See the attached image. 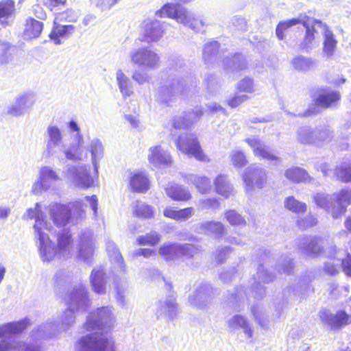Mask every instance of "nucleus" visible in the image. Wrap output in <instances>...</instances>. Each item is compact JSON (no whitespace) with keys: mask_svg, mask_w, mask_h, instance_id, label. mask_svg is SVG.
<instances>
[{"mask_svg":"<svg viewBox=\"0 0 351 351\" xmlns=\"http://www.w3.org/2000/svg\"><path fill=\"white\" fill-rule=\"evenodd\" d=\"M157 314L173 319L176 315L177 306L175 298L172 296L166 298L165 300H160L158 304Z\"/></svg>","mask_w":351,"mask_h":351,"instance_id":"nucleus-39","label":"nucleus"},{"mask_svg":"<svg viewBox=\"0 0 351 351\" xmlns=\"http://www.w3.org/2000/svg\"><path fill=\"white\" fill-rule=\"evenodd\" d=\"M336 177L343 182L351 181V162L350 164H341L336 167Z\"/></svg>","mask_w":351,"mask_h":351,"instance_id":"nucleus-58","label":"nucleus"},{"mask_svg":"<svg viewBox=\"0 0 351 351\" xmlns=\"http://www.w3.org/2000/svg\"><path fill=\"white\" fill-rule=\"evenodd\" d=\"M49 232L43 234V239H38L36 241L40 257L43 262H50L55 258L67 259L74 254L72 234L67 230H64L57 234L56 246L51 241Z\"/></svg>","mask_w":351,"mask_h":351,"instance_id":"nucleus-4","label":"nucleus"},{"mask_svg":"<svg viewBox=\"0 0 351 351\" xmlns=\"http://www.w3.org/2000/svg\"><path fill=\"white\" fill-rule=\"evenodd\" d=\"M315 21H310V18L306 15H300L298 18L280 21L276 29V36L278 39L282 40L284 31L297 24L302 23L306 28V34L304 40L300 44V48L306 51L311 49L313 47V42L315 38V27H320L319 25L316 24Z\"/></svg>","mask_w":351,"mask_h":351,"instance_id":"nucleus-9","label":"nucleus"},{"mask_svg":"<svg viewBox=\"0 0 351 351\" xmlns=\"http://www.w3.org/2000/svg\"><path fill=\"white\" fill-rule=\"evenodd\" d=\"M225 69L228 72H237L247 69V62L243 56L236 54L224 60Z\"/></svg>","mask_w":351,"mask_h":351,"instance_id":"nucleus-43","label":"nucleus"},{"mask_svg":"<svg viewBox=\"0 0 351 351\" xmlns=\"http://www.w3.org/2000/svg\"><path fill=\"white\" fill-rule=\"evenodd\" d=\"M203 114L201 108H195L191 111L176 116L171 121V125L174 129H186L195 122L197 121Z\"/></svg>","mask_w":351,"mask_h":351,"instance_id":"nucleus-26","label":"nucleus"},{"mask_svg":"<svg viewBox=\"0 0 351 351\" xmlns=\"http://www.w3.org/2000/svg\"><path fill=\"white\" fill-rule=\"evenodd\" d=\"M177 149L182 153L194 157L199 161H206L207 156L204 154L197 138L193 134L183 133L176 141Z\"/></svg>","mask_w":351,"mask_h":351,"instance_id":"nucleus-15","label":"nucleus"},{"mask_svg":"<svg viewBox=\"0 0 351 351\" xmlns=\"http://www.w3.org/2000/svg\"><path fill=\"white\" fill-rule=\"evenodd\" d=\"M149 180L143 173L134 172L130 173V186L135 192L145 193L149 189Z\"/></svg>","mask_w":351,"mask_h":351,"instance_id":"nucleus-36","label":"nucleus"},{"mask_svg":"<svg viewBox=\"0 0 351 351\" xmlns=\"http://www.w3.org/2000/svg\"><path fill=\"white\" fill-rule=\"evenodd\" d=\"M116 81L119 89L124 98L130 97L133 94L132 84L121 69H118L116 72Z\"/></svg>","mask_w":351,"mask_h":351,"instance_id":"nucleus-40","label":"nucleus"},{"mask_svg":"<svg viewBox=\"0 0 351 351\" xmlns=\"http://www.w3.org/2000/svg\"><path fill=\"white\" fill-rule=\"evenodd\" d=\"M45 148L42 157L45 159L56 158L59 162L64 160L72 162H81L77 154H67L70 143H66L62 131L56 125L50 124L44 134Z\"/></svg>","mask_w":351,"mask_h":351,"instance_id":"nucleus-5","label":"nucleus"},{"mask_svg":"<svg viewBox=\"0 0 351 351\" xmlns=\"http://www.w3.org/2000/svg\"><path fill=\"white\" fill-rule=\"evenodd\" d=\"M197 249L192 244L165 243L159 249V254L167 261H173L182 256L192 257Z\"/></svg>","mask_w":351,"mask_h":351,"instance_id":"nucleus-17","label":"nucleus"},{"mask_svg":"<svg viewBox=\"0 0 351 351\" xmlns=\"http://www.w3.org/2000/svg\"><path fill=\"white\" fill-rule=\"evenodd\" d=\"M164 32L163 23L156 20L152 21L145 25L144 36L146 41L155 42L162 36Z\"/></svg>","mask_w":351,"mask_h":351,"instance_id":"nucleus-33","label":"nucleus"},{"mask_svg":"<svg viewBox=\"0 0 351 351\" xmlns=\"http://www.w3.org/2000/svg\"><path fill=\"white\" fill-rule=\"evenodd\" d=\"M319 317L322 323L332 330H339L351 324V315L343 310H338L335 313L328 310H322L319 313Z\"/></svg>","mask_w":351,"mask_h":351,"instance_id":"nucleus-18","label":"nucleus"},{"mask_svg":"<svg viewBox=\"0 0 351 351\" xmlns=\"http://www.w3.org/2000/svg\"><path fill=\"white\" fill-rule=\"evenodd\" d=\"M161 236L156 232L152 231L145 235L138 237L137 242L141 245L155 246L160 241Z\"/></svg>","mask_w":351,"mask_h":351,"instance_id":"nucleus-55","label":"nucleus"},{"mask_svg":"<svg viewBox=\"0 0 351 351\" xmlns=\"http://www.w3.org/2000/svg\"><path fill=\"white\" fill-rule=\"evenodd\" d=\"M63 15V14H59L58 16H56L54 20V26L49 35L50 38L53 41L55 45L61 44V38H68L75 31V27L72 25H61L58 24L57 21L58 20H61Z\"/></svg>","mask_w":351,"mask_h":351,"instance_id":"nucleus-27","label":"nucleus"},{"mask_svg":"<svg viewBox=\"0 0 351 351\" xmlns=\"http://www.w3.org/2000/svg\"><path fill=\"white\" fill-rule=\"evenodd\" d=\"M213 288L208 284H201L195 292L189 297V304L198 309L204 308L210 301Z\"/></svg>","mask_w":351,"mask_h":351,"instance_id":"nucleus-23","label":"nucleus"},{"mask_svg":"<svg viewBox=\"0 0 351 351\" xmlns=\"http://www.w3.org/2000/svg\"><path fill=\"white\" fill-rule=\"evenodd\" d=\"M43 28V23L34 19H28L25 23V28L24 31L25 36L29 39L38 38L40 36Z\"/></svg>","mask_w":351,"mask_h":351,"instance_id":"nucleus-48","label":"nucleus"},{"mask_svg":"<svg viewBox=\"0 0 351 351\" xmlns=\"http://www.w3.org/2000/svg\"><path fill=\"white\" fill-rule=\"evenodd\" d=\"M194 214V209L189 207L183 209L176 210L172 207H167L163 211V215L167 218L176 221L186 220Z\"/></svg>","mask_w":351,"mask_h":351,"instance_id":"nucleus-45","label":"nucleus"},{"mask_svg":"<svg viewBox=\"0 0 351 351\" xmlns=\"http://www.w3.org/2000/svg\"><path fill=\"white\" fill-rule=\"evenodd\" d=\"M14 2L12 0L2 1L0 2V21L6 23L5 20L12 16L14 12Z\"/></svg>","mask_w":351,"mask_h":351,"instance_id":"nucleus-53","label":"nucleus"},{"mask_svg":"<svg viewBox=\"0 0 351 351\" xmlns=\"http://www.w3.org/2000/svg\"><path fill=\"white\" fill-rule=\"evenodd\" d=\"M106 251L110 261L114 265V267L118 270L123 271L124 263L123 257L113 241H108L106 242Z\"/></svg>","mask_w":351,"mask_h":351,"instance_id":"nucleus-44","label":"nucleus"},{"mask_svg":"<svg viewBox=\"0 0 351 351\" xmlns=\"http://www.w3.org/2000/svg\"><path fill=\"white\" fill-rule=\"evenodd\" d=\"M30 324L29 318H24L18 322H9L0 325V337L16 335L23 332Z\"/></svg>","mask_w":351,"mask_h":351,"instance_id":"nucleus-29","label":"nucleus"},{"mask_svg":"<svg viewBox=\"0 0 351 351\" xmlns=\"http://www.w3.org/2000/svg\"><path fill=\"white\" fill-rule=\"evenodd\" d=\"M67 308L58 320H49L31 332L34 339L50 337L68 330L75 321V313L86 311L89 305L88 292L82 285L75 286L65 298Z\"/></svg>","mask_w":351,"mask_h":351,"instance_id":"nucleus-2","label":"nucleus"},{"mask_svg":"<svg viewBox=\"0 0 351 351\" xmlns=\"http://www.w3.org/2000/svg\"><path fill=\"white\" fill-rule=\"evenodd\" d=\"M134 213L136 216L145 219L152 218L154 215V209L150 205L141 201L133 204Z\"/></svg>","mask_w":351,"mask_h":351,"instance_id":"nucleus-50","label":"nucleus"},{"mask_svg":"<svg viewBox=\"0 0 351 351\" xmlns=\"http://www.w3.org/2000/svg\"><path fill=\"white\" fill-rule=\"evenodd\" d=\"M21 346L22 343L19 341L0 340V351H17L18 347Z\"/></svg>","mask_w":351,"mask_h":351,"instance_id":"nucleus-64","label":"nucleus"},{"mask_svg":"<svg viewBox=\"0 0 351 351\" xmlns=\"http://www.w3.org/2000/svg\"><path fill=\"white\" fill-rule=\"evenodd\" d=\"M245 142L252 148L254 155L256 157L274 161L276 163H280L281 159L275 155L271 149L257 137H249L245 139Z\"/></svg>","mask_w":351,"mask_h":351,"instance_id":"nucleus-22","label":"nucleus"},{"mask_svg":"<svg viewBox=\"0 0 351 351\" xmlns=\"http://www.w3.org/2000/svg\"><path fill=\"white\" fill-rule=\"evenodd\" d=\"M237 89L240 92L252 93L256 90L254 80L250 77L241 80L237 84Z\"/></svg>","mask_w":351,"mask_h":351,"instance_id":"nucleus-63","label":"nucleus"},{"mask_svg":"<svg viewBox=\"0 0 351 351\" xmlns=\"http://www.w3.org/2000/svg\"><path fill=\"white\" fill-rule=\"evenodd\" d=\"M165 191L168 197L176 201H187L191 198L189 191L178 184H169Z\"/></svg>","mask_w":351,"mask_h":351,"instance_id":"nucleus-38","label":"nucleus"},{"mask_svg":"<svg viewBox=\"0 0 351 351\" xmlns=\"http://www.w3.org/2000/svg\"><path fill=\"white\" fill-rule=\"evenodd\" d=\"M174 3H168L156 12L158 17H169L175 19L178 23L184 25L194 30L199 32L205 23L197 14L185 7L178 8Z\"/></svg>","mask_w":351,"mask_h":351,"instance_id":"nucleus-8","label":"nucleus"},{"mask_svg":"<svg viewBox=\"0 0 351 351\" xmlns=\"http://www.w3.org/2000/svg\"><path fill=\"white\" fill-rule=\"evenodd\" d=\"M119 0H90L93 6L101 12L110 10Z\"/></svg>","mask_w":351,"mask_h":351,"instance_id":"nucleus-62","label":"nucleus"},{"mask_svg":"<svg viewBox=\"0 0 351 351\" xmlns=\"http://www.w3.org/2000/svg\"><path fill=\"white\" fill-rule=\"evenodd\" d=\"M315 204L330 213L334 219L342 216L346 207L351 204V191L342 190L330 195L322 192L317 193L313 196Z\"/></svg>","mask_w":351,"mask_h":351,"instance_id":"nucleus-7","label":"nucleus"},{"mask_svg":"<svg viewBox=\"0 0 351 351\" xmlns=\"http://www.w3.org/2000/svg\"><path fill=\"white\" fill-rule=\"evenodd\" d=\"M316 24L320 26L324 36L323 53L328 58H330L334 54L337 43L333 33L328 29L326 24L320 21H315Z\"/></svg>","mask_w":351,"mask_h":351,"instance_id":"nucleus-28","label":"nucleus"},{"mask_svg":"<svg viewBox=\"0 0 351 351\" xmlns=\"http://www.w3.org/2000/svg\"><path fill=\"white\" fill-rule=\"evenodd\" d=\"M130 58L134 64L149 70H155L160 66L159 54L156 50L148 47L131 51Z\"/></svg>","mask_w":351,"mask_h":351,"instance_id":"nucleus-13","label":"nucleus"},{"mask_svg":"<svg viewBox=\"0 0 351 351\" xmlns=\"http://www.w3.org/2000/svg\"><path fill=\"white\" fill-rule=\"evenodd\" d=\"M23 217L25 219H35L33 230L36 241L40 238L43 239V234L52 229L51 224L46 219L45 212L41 210L40 203H36L34 208L27 209Z\"/></svg>","mask_w":351,"mask_h":351,"instance_id":"nucleus-16","label":"nucleus"},{"mask_svg":"<svg viewBox=\"0 0 351 351\" xmlns=\"http://www.w3.org/2000/svg\"><path fill=\"white\" fill-rule=\"evenodd\" d=\"M333 138V132L328 127L316 128L315 146L322 147Z\"/></svg>","mask_w":351,"mask_h":351,"instance_id":"nucleus-52","label":"nucleus"},{"mask_svg":"<svg viewBox=\"0 0 351 351\" xmlns=\"http://www.w3.org/2000/svg\"><path fill=\"white\" fill-rule=\"evenodd\" d=\"M318 221L316 216L309 213L305 217L297 220V224L301 229H307L317 225Z\"/></svg>","mask_w":351,"mask_h":351,"instance_id":"nucleus-61","label":"nucleus"},{"mask_svg":"<svg viewBox=\"0 0 351 351\" xmlns=\"http://www.w3.org/2000/svg\"><path fill=\"white\" fill-rule=\"evenodd\" d=\"M197 232L207 235H213L216 238H220L223 235L224 226L219 221H206L197 225Z\"/></svg>","mask_w":351,"mask_h":351,"instance_id":"nucleus-31","label":"nucleus"},{"mask_svg":"<svg viewBox=\"0 0 351 351\" xmlns=\"http://www.w3.org/2000/svg\"><path fill=\"white\" fill-rule=\"evenodd\" d=\"M114 289L117 294V300L119 305L124 307L128 304L126 293L128 292V283L125 279L117 277L114 279Z\"/></svg>","mask_w":351,"mask_h":351,"instance_id":"nucleus-46","label":"nucleus"},{"mask_svg":"<svg viewBox=\"0 0 351 351\" xmlns=\"http://www.w3.org/2000/svg\"><path fill=\"white\" fill-rule=\"evenodd\" d=\"M300 250L308 256H317L322 252V239L319 237H306L300 245Z\"/></svg>","mask_w":351,"mask_h":351,"instance_id":"nucleus-30","label":"nucleus"},{"mask_svg":"<svg viewBox=\"0 0 351 351\" xmlns=\"http://www.w3.org/2000/svg\"><path fill=\"white\" fill-rule=\"evenodd\" d=\"M68 127L71 132H75V135L70 143V147L67 150V154H77L81 161L86 160L90 154L94 174L95 177H97L99 161L104 158V155L103 143L99 138L95 137L90 139V141L86 143L81 132L80 126L74 120H71L68 123Z\"/></svg>","mask_w":351,"mask_h":351,"instance_id":"nucleus-3","label":"nucleus"},{"mask_svg":"<svg viewBox=\"0 0 351 351\" xmlns=\"http://www.w3.org/2000/svg\"><path fill=\"white\" fill-rule=\"evenodd\" d=\"M227 221L232 226H245L246 222L243 217L234 210H228L225 214Z\"/></svg>","mask_w":351,"mask_h":351,"instance_id":"nucleus-60","label":"nucleus"},{"mask_svg":"<svg viewBox=\"0 0 351 351\" xmlns=\"http://www.w3.org/2000/svg\"><path fill=\"white\" fill-rule=\"evenodd\" d=\"M251 313L253 315L255 321L260 324L261 326L264 327L267 325V317L263 311L261 306L258 304L252 305L250 308Z\"/></svg>","mask_w":351,"mask_h":351,"instance_id":"nucleus-57","label":"nucleus"},{"mask_svg":"<svg viewBox=\"0 0 351 351\" xmlns=\"http://www.w3.org/2000/svg\"><path fill=\"white\" fill-rule=\"evenodd\" d=\"M35 98L32 93H22L7 108L6 114L12 117H20L27 113L34 106Z\"/></svg>","mask_w":351,"mask_h":351,"instance_id":"nucleus-21","label":"nucleus"},{"mask_svg":"<svg viewBox=\"0 0 351 351\" xmlns=\"http://www.w3.org/2000/svg\"><path fill=\"white\" fill-rule=\"evenodd\" d=\"M188 77L170 75L166 84L159 87L158 99L169 105L178 95H184L189 89Z\"/></svg>","mask_w":351,"mask_h":351,"instance_id":"nucleus-10","label":"nucleus"},{"mask_svg":"<svg viewBox=\"0 0 351 351\" xmlns=\"http://www.w3.org/2000/svg\"><path fill=\"white\" fill-rule=\"evenodd\" d=\"M295 135L298 143L315 145L316 128L308 125L301 126L297 130Z\"/></svg>","mask_w":351,"mask_h":351,"instance_id":"nucleus-37","label":"nucleus"},{"mask_svg":"<svg viewBox=\"0 0 351 351\" xmlns=\"http://www.w3.org/2000/svg\"><path fill=\"white\" fill-rule=\"evenodd\" d=\"M274 280V276L269 274L264 266L260 265L257 269L256 276L254 277V282L252 285L251 292L256 299L262 298L265 293L264 285Z\"/></svg>","mask_w":351,"mask_h":351,"instance_id":"nucleus-25","label":"nucleus"},{"mask_svg":"<svg viewBox=\"0 0 351 351\" xmlns=\"http://www.w3.org/2000/svg\"><path fill=\"white\" fill-rule=\"evenodd\" d=\"M219 49V43L212 41L205 45L203 49V58L206 63L208 64L216 59Z\"/></svg>","mask_w":351,"mask_h":351,"instance_id":"nucleus-54","label":"nucleus"},{"mask_svg":"<svg viewBox=\"0 0 351 351\" xmlns=\"http://www.w3.org/2000/svg\"><path fill=\"white\" fill-rule=\"evenodd\" d=\"M90 282L93 291L98 294L106 293V274L101 268L93 269L90 276Z\"/></svg>","mask_w":351,"mask_h":351,"instance_id":"nucleus-34","label":"nucleus"},{"mask_svg":"<svg viewBox=\"0 0 351 351\" xmlns=\"http://www.w3.org/2000/svg\"><path fill=\"white\" fill-rule=\"evenodd\" d=\"M82 200L69 204L53 203L49 206L50 219L57 227H64L69 223H78L85 219L86 213Z\"/></svg>","mask_w":351,"mask_h":351,"instance_id":"nucleus-6","label":"nucleus"},{"mask_svg":"<svg viewBox=\"0 0 351 351\" xmlns=\"http://www.w3.org/2000/svg\"><path fill=\"white\" fill-rule=\"evenodd\" d=\"M276 269L280 274H290L293 269L291 258L288 256L280 258L276 266Z\"/></svg>","mask_w":351,"mask_h":351,"instance_id":"nucleus-59","label":"nucleus"},{"mask_svg":"<svg viewBox=\"0 0 351 351\" xmlns=\"http://www.w3.org/2000/svg\"><path fill=\"white\" fill-rule=\"evenodd\" d=\"M147 159L149 164L156 168L167 167L171 166L173 162L170 154L160 145L149 147Z\"/></svg>","mask_w":351,"mask_h":351,"instance_id":"nucleus-24","label":"nucleus"},{"mask_svg":"<svg viewBox=\"0 0 351 351\" xmlns=\"http://www.w3.org/2000/svg\"><path fill=\"white\" fill-rule=\"evenodd\" d=\"M285 177L293 183H310L313 178L304 169L299 167H291L285 171Z\"/></svg>","mask_w":351,"mask_h":351,"instance_id":"nucleus-32","label":"nucleus"},{"mask_svg":"<svg viewBox=\"0 0 351 351\" xmlns=\"http://www.w3.org/2000/svg\"><path fill=\"white\" fill-rule=\"evenodd\" d=\"M228 326L232 329H241L247 339L253 337V328L247 318L241 315H236L228 321Z\"/></svg>","mask_w":351,"mask_h":351,"instance_id":"nucleus-35","label":"nucleus"},{"mask_svg":"<svg viewBox=\"0 0 351 351\" xmlns=\"http://www.w3.org/2000/svg\"><path fill=\"white\" fill-rule=\"evenodd\" d=\"M65 174L71 183L77 188L88 189L94 186L95 177L90 175L88 165H68Z\"/></svg>","mask_w":351,"mask_h":351,"instance_id":"nucleus-12","label":"nucleus"},{"mask_svg":"<svg viewBox=\"0 0 351 351\" xmlns=\"http://www.w3.org/2000/svg\"><path fill=\"white\" fill-rule=\"evenodd\" d=\"M333 262H327L324 267V271L331 276L338 272V267L341 264L343 272L351 277V256L345 252L334 248Z\"/></svg>","mask_w":351,"mask_h":351,"instance_id":"nucleus-19","label":"nucleus"},{"mask_svg":"<svg viewBox=\"0 0 351 351\" xmlns=\"http://www.w3.org/2000/svg\"><path fill=\"white\" fill-rule=\"evenodd\" d=\"M341 96L337 91H330L328 93H320L315 99V104L322 108H330L340 99Z\"/></svg>","mask_w":351,"mask_h":351,"instance_id":"nucleus-42","label":"nucleus"},{"mask_svg":"<svg viewBox=\"0 0 351 351\" xmlns=\"http://www.w3.org/2000/svg\"><path fill=\"white\" fill-rule=\"evenodd\" d=\"M230 158L232 165L238 169L243 167L247 163L245 154L238 149H234L230 152Z\"/></svg>","mask_w":351,"mask_h":351,"instance_id":"nucleus-56","label":"nucleus"},{"mask_svg":"<svg viewBox=\"0 0 351 351\" xmlns=\"http://www.w3.org/2000/svg\"><path fill=\"white\" fill-rule=\"evenodd\" d=\"M284 204L287 210L295 214H302L307 209V206L305 203L296 199L293 196L287 197L285 199Z\"/></svg>","mask_w":351,"mask_h":351,"instance_id":"nucleus-51","label":"nucleus"},{"mask_svg":"<svg viewBox=\"0 0 351 351\" xmlns=\"http://www.w3.org/2000/svg\"><path fill=\"white\" fill-rule=\"evenodd\" d=\"M60 182L62 178L56 169L49 165L42 166L38 170L36 180L32 184L31 193L41 195L49 190H54L56 184Z\"/></svg>","mask_w":351,"mask_h":351,"instance_id":"nucleus-11","label":"nucleus"},{"mask_svg":"<svg viewBox=\"0 0 351 351\" xmlns=\"http://www.w3.org/2000/svg\"><path fill=\"white\" fill-rule=\"evenodd\" d=\"M115 321L113 308L105 306L92 312L85 324L86 330H96L82 337L75 344L76 351H116L114 341L104 328H110Z\"/></svg>","mask_w":351,"mask_h":351,"instance_id":"nucleus-1","label":"nucleus"},{"mask_svg":"<svg viewBox=\"0 0 351 351\" xmlns=\"http://www.w3.org/2000/svg\"><path fill=\"white\" fill-rule=\"evenodd\" d=\"M93 235V232L88 229L82 230L80 234L77 258L87 264L91 263L95 250Z\"/></svg>","mask_w":351,"mask_h":351,"instance_id":"nucleus-20","label":"nucleus"},{"mask_svg":"<svg viewBox=\"0 0 351 351\" xmlns=\"http://www.w3.org/2000/svg\"><path fill=\"white\" fill-rule=\"evenodd\" d=\"M245 192L251 194L254 187L261 189L267 181V171L260 165L254 164L247 167L241 175Z\"/></svg>","mask_w":351,"mask_h":351,"instance_id":"nucleus-14","label":"nucleus"},{"mask_svg":"<svg viewBox=\"0 0 351 351\" xmlns=\"http://www.w3.org/2000/svg\"><path fill=\"white\" fill-rule=\"evenodd\" d=\"M214 184L216 192L226 198L230 197L233 193L232 186L225 175L217 176L214 181Z\"/></svg>","mask_w":351,"mask_h":351,"instance_id":"nucleus-47","label":"nucleus"},{"mask_svg":"<svg viewBox=\"0 0 351 351\" xmlns=\"http://www.w3.org/2000/svg\"><path fill=\"white\" fill-rule=\"evenodd\" d=\"M291 64L294 69L299 71H308L317 64L315 60L303 56L295 57L292 60Z\"/></svg>","mask_w":351,"mask_h":351,"instance_id":"nucleus-49","label":"nucleus"},{"mask_svg":"<svg viewBox=\"0 0 351 351\" xmlns=\"http://www.w3.org/2000/svg\"><path fill=\"white\" fill-rule=\"evenodd\" d=\"M185 180L188 184L195 185L198 192L202 194L207 193L211 189L210 181L206 176L189 174L186 176Z\"/></svg>","mask_w":351,"mask_h":351,"instance_id":"nucleus-41","label":"nucleus"}]
</instances>
